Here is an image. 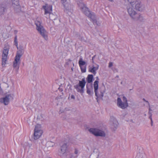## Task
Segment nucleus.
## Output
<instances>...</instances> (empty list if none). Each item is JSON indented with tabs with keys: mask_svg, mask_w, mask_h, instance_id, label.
Instances as JSON below:
<instances>
[{
	"mask_svg": "<svg viewBox=\"0 0 158 158\" xmlns=\"http://www.w3.org/2000/svg\"><path fill=\"white\" fill-rule=\"evenodd\" d=\"M60 88V87H59V88H58V89H59Z\"/></svg>",
	"mask_w": 158,
	"mask_h": 158,
	"instance_id": "obj_38",
	"label": "nucleus"
},
{
	"mask_svg": "<svg viewBox=\"0 0 158 158\" xmlns=\"http://www.w3.org/2000/svg\"><path fill=\"white\" fill-rule=\"evenodd\" d=\"M49 14V18L51 19L54 20H55L57 18L56 15H53L52 13H50Z\"/></svg>",
	"mask_w": 158,
	"mask_h": 158,
	"instance_id": "obj_21",
	"label": "nucleus"
},
{
	"mask_svg": "<svg viewBox=\"0 0 158 158\" xmlns=\"http://www.w3.org/2000/svg\"><path fill=\"white\" fill-rule=\"evenodd\" d=\"M77 142L75 139H71L70 140L69 142V144L71 143L73 145H76L77 144Z\"/></svg>",
	"mask_w": 158,
	"mask_h": 158,
	"instance_id": "obj_23",
	"label": "nucleus"
},
{
	"mask_svg": "<svg viewBox=\"0 0 158 158\" xmlns=\"http://www.w3.org/2000/svg\"><path fill=\"white\" fill-rule=\"evenodd\" d=\"M69 109L68 108H60L59 111V113L60 114L62 113H63L69 110Z\"/></svg>",
	"mask_w": 158,
	"mask_h": 158,
	"instance_id": "obj_20",
	"label": "nucleus"
},
{
	"mask_svg": "<svg viewBox=\"0 0 158 158\" xmlns=\"http://www.w3.org/2000/svg\"><path fill=\"white\" fill-rule=\"evenodd\" d=\"M43 131L41 129V126L40 124H37L34 130V133L32 139L36 140L39 139L43 133Z\"/></svg>",
	"mask_w": 158,
	"mask_h": 158,
	"instance_id": "obj_7",
	"label": "nucleus"
},
{
	"mask_svg": "<svg viewBox=\"0 0 158 158\" xmlns=\"http://www.w3.org/2000/svg\"><path fill=\"white\" fill-rule=\"evenodd\" d=\"M93 78V76L92 75H89L87 78V81L90 83L92 81Z\"/></svg>",
	"mask_w": 158,
	"mask_h": 158,
	"instance_id": "obj_22",
	"label": "nucleus"
},
{
	"mask_svg": "<svg viewBox=\"0 0 158 158\" xmlns=\"http://www.w3.org/2000/svg\"><path fill=\"white\" fill-rule=\"evenodd\" d=\"M67 148L66 144H63L61 147L60 150L59 151V154L60 156H62L66 152Z\"/></svg>",
	"mask_w": 158,
	"mask_h": 158,
	"instance_id": "obj_13",
	"label": "nucleus"
},
{
	"mask_svg": "<svg viewBox=\"0 0 158 158\" xmlns=\"http://www.w3.org/2000/svg\"><path fill=\"white\" fill-rule=\"evenodd\" d=\"M60 92H61V93L62 94H63V93L62 92L63 91V89H60Z\"/></svg>",
	"mask_w": 158,
	"mask_h": 158,
	"instance_id": "obj_35",
	"label": "nucleus"
},
{
	"mask_svg": "<svg viewBox=\"0 0 158 158\" xmlns=\"http://www.w3.org/2000/svg\"><path fill=\"white\" fill-rule=\"evenodd\" d=\"M99 67V65H97L96 67H93L92 68H90L89 69V71L93 73L94 74L96 73V71L98 69Z\"/></svg>",
	"mask_w": 158,
	"mask_h": 158,
	"instance_id": "obj_17",
	"label": "nucleus"
},
{
	"mask_svg": "<svg viewBox=\"0 0 158 158\" xmlns=\"http://www.w3.org/2000/svg\"><path fill=\"white\" fill-rule=\"evenodd\" d=\"M65 78L64 77L60 76L59 78L57 79L56 80V83L62 85L64 83Z\"/></svg>",
	"mask_w": 158,
	"mask_h": 158,
	"instance_id": "obj_16",
	"label": "nucleus"
},
{
	"mask_svg": "<svg viewBox=\"0 0 158 158\" xmlns=\"http://www.w3.org/2000/svg\"><path fill=\"white\" fill-rule=\"evenodd\" d=\"M5 11V9L4 7L0 6V15L4 14Z\"/></svg>",
	"mask_w": 158,
	"mask_h": 158,
	"instance_id": "obj_24",
	"label": "nucleus"
},
{
	"mask_svg": "<svg viewBox=\"0 0 158 158\" xmlns=\"http://www.w3.org/2000/svg\"><path fill=\"white\" fill-rule=\"evenodd\" d=\"M42 8L45 11L44 15H47V14H49L52 12V7L51 5L47 4H45L42 6Z\"/></svg>",
	"mask_w": 158,
	"mask_h": 158,
	"instance_id": "obj_12",
	"label": "nucleus"
},
{
	"mask_svg": "<svg viewBox=\"0 0 158 158\" xmlns=\"http://www.w3.org/2000/svg\"><path fill=\"white\" fill-rule=\"evenodd\" d=\"M151 125H152V122H151Z\"/></svg>",
	"mask_w": 158,
	"mask_h": 158,
	"instance_id": "obj_37",
	"label": "nucleus"
},
{
	"mask_svg": "<svg viewBox=\"0 0 158 158\" xmlns=\"http://www.w3.org/2000/svg\"><path fill=\"white\" fill-rule=\"evenodd\" d=\"M61 1L63 2V3H64L66 2L67 0H61Z\"/></svg>",
	"mask_w": 158,
	"mask_h": 158,
	"instance_id": "obj_34",
	"label": "nucleus"
},
{
	"mask_svg": "<svg viewBox=\"0 0 158 158\" xmlns=\"http://www.w3.org/2000/svg\"><path fill=\"white\" fill-rule=\"evenodd\" d=\"M111 124L112 128L115 130L118 127V123L115 118H113L111 120Z\"/></svg>",
	"mask_w": 158,
	"mask_h": 158,
	"instance_id": "obj_14",
	"label": "nucleus"
},
{
	"mask_svg": "<svg viewBox=\"0 0 158 158\" xmlns=\"http://www.w3.org/2000/svg\"><path fill=\"white\" fill-rule=\"evenodd\" d=\"M85 80L84 78H83L82 79L81 81H80L79 83V86L81 88L83 89L84 86L85 85Z\"/></svg>",
	"mask_w": 158,
	"mask_h": 158,
	"instance_id": "obj_18",
	"label": "nucleus"
},
{
	"mask_svg": "<svg viewBox=\"0 0 158 158\" xmlns=\"http://www.w3.org/2000/svg\"><path fill=\"white\" fill-rule=\"evenodd\" d=\"M149 118L150 119V120H151V122H152V118L151 115L149 117Z\"/></svg>",
	"mask_w": 158,
	"mask_h": 158,
	"instance_id": "obj_33",
	"label": "nucleus"
},
{
	"mask_svg": "<svg viewBox=\"0 0 158 158\" xmlns=\"http://www.w3.org/2000/svg\"><path fill=\"white\" fill-rule=\"evenodd\" d=\"M69 97L68 98V99H69Z\"/></svg>",
	"mask_w": 158,
	"mask_h": 158,
	"instance_id": "obj_39",
	"label": "nucleus"
},
{
	"mask_svg": "<svg viewBox=\"0 0 158 158\" xmlns=\"http://www.w3.org/2000/svg\"><path fill=\"white\" fill-rule=\"evenodd\" d=\"M12 4L17 6V8L19 9L20 6L19 5V0H12Z\"/></svg>",
	"mask_w": 158,
	"mask_h": 158,
	"instance_id": "obj_19",
	"label": "nucleus"
},
{
	"mask_svg": "<svg viewBox=\"0 0 158 158\" xmlns=\"http://www.w3.org/2000/svg\"><path fill=\"white\" fill-rule=\"evenodd\" d=\"M23 51L22 49L18 51L15 56V60L13 62V66L15 69L16 73L18 72V70L19 67V65L20 64V58L23 54Z\"/></svg>",
	"mask_w": 158,
	"mask_h": 158,
	"instance_id": "obj_4",
	"label": "nucleus"
},
{
	"mask_svg": "<svg viewBox=\"0 0 158 158\" xmlns=\"http://www.w3.org/2000/svg\"><path fill=\"white\" fill-rule=\"evenodd\" d=\"M78 153V151L77 149H75L74 151V153L76 154H77Z\"/></svg>",
	"mask_w": 158,
	"mask_h": 158,
	"instance_id": "obj_30",
	"label": "nucleus"
},
{
	"mask_svg": "<svg viewBox=\"0 0 158 158\" xmlns=\"http://www.w3.org/2000/svg\"><path fill=\"white\" fill-rule=\"evenodd\" d=\"M65 11L69 15H71L73 11V6L69 3H65L64 4Z\"/></svg>",
	"mask_w": 158,
	"mask_h": 158,
	"instance_id": "obj_10",
	"label": "nucleus"
},
{
	"mask_svg": "<svg viewBox=\"0 0 158 158\" xmlns=\"http://www.w3.org/2000/svg\"><path fill=\"white\" fill-rule=\"evenodd\" d=\"M36 29L41 36L46 40H48L47 33L42 24L41 20L37 19L35 22Z\"/></svg>",
	"mask_w": 158,
	"mask_h": 158,
	"instance_id": "obj_3",
	"label": "nucleus"
},
{
	"mask_svg": "<svg viewBox=\"0 0 158 158\" xmlns=\"http://www.w3.org/2000/svg\"><path fill=\"white\" fill-rule=\"evenodd\" d=\"M98 81H95L94 83V89H98Z\"/></svg>",
	"mask_w": 158,
	"mask_h": 158,
	"instance_id": "obj_25",
	"label": "nucleus"
},
{
	"mask_svg": "<svg viewBox=\"0 0 158 158\" xmlns=\"http://www.w3.org/2000/svg\"><path fill=\"white\" fill-rule=\"evenodd\" d=\"M82 12L88 17H90L91 15L90 11L88 9L85 5L82 3H80L79 5Z\"/></svg>",
	"mask_w": 158,
	"mask_h": 158,
	"instance_id": "obj_11",
	"label": "nucleus"
},
{
	"mask_svg": "<svg viewBox=\"0 0 158 158\" xmlns=\"http://www.w3.org/2000/svg\"><path fill=\"white\" fill-rule=\"evenodd\" d=\"M9 49V46L8 45H6L4 47L2 51V64L3 67H4L6 64Z\"/></svg>",
	"mask_w": 158,
	"mask_h": 158,
	"instance_id": "obj_6",
	"label": "nucleus"
},
{
	"mask_svg": "<svg viewBox=\"0 0 158 158\" xmlns=\"http://www.w3.org/2000/svg\"><path fill=\"white\" fill-rule=\"evenodd\" d=\"M89 131L96 136H105L106 135L104 131L99 128H90L89 130Z\"/></svg>",
	"mask_w": 158,
	"mask_h": 158,
	"instance_id": "obj_8",
	"label": "nucleus"
},
{
	"mask_svg": "<svg viewBox=\"0 0 158 158\" xmlns=\"http://www.w3.org/2000/svg\"><path fill=\"white\" fill-rule=\"evenodd\" d=\"M77 92L82 94L84 93L83 89H77Z\"/></svg>",
	"mask_w": 158,
	"mask_h": 158,
	"instance_id": "obj_27",
	"label": "nucleus"
},
{
	"mask_svg": "<svg viewBox=\"0 0 158 158\" xmlns=\"http://www.w3.org/2000/svg\"><path fill=\"white\" fill-rule=\"evenodd\" d=\"M94 92L95 96L97 97V101L102 98L104 93L105 92V89H95Z\"/></svg>",
	"mask_w": 158,
	"mask_h": 158,
	"instance_id": "obj_9",
	"label": "nucleus"
},
{
	"mask_svg": "<svg viewBox=\"0 0 158 158\" xmlns=\"http://www.w3.org/2000/svg\"><path fill=\"white\" fill-rule=\"evenodd\" d=\"M0 94L4 96L0 98V103L5 105H8L10 101L13 99V95L9 92H7L6 89H0Z\"/></svg>",
	"mask_w": 158,
	"mask_h": 158,
	"instance_id": "obj_2",
	"label": "nucleus"
},
{
	"mask_svg": "<svg viewBox=\"0 0 158 158\" xmlns=\"http://www.w3.org/2000/svg\"><path fill=\"white\" fill-rule=\"evenodd\" d=\"M87 92L89 95H91L93 94V92L91 90V89H87Z\"/></svg>",
	"mask_w": 158,
	"mask_h": 158,
	"instance_id": "obj_26",
	"label": "nucleus"
},
{
	"mask_svg": "<svg viewBox=\"0 0 158 158\" xmlns=\"http://www.w3.org/2000/svg\"><path fill=\"white\" fill-rule=\"evenodd\" d=\"M117 105L122 109L127 108L128 106V103L127 98L124 96L118 98L117 99Z\"/></svg>",
	"mask_w": 158,
	"mask_h": 158,
	"instance_id": "obj_5",
	"label": "nucleus"
},
{
	"mask_svg": "<svg viewBox=\"0 0 158 158\" xmlns=\"http://www.w3.org/2000/svg\"><path fill=\"white\" fill-rule=\"evenodd\" d=\"M85 62L83 61L82 58H80L79 61V64L81 68L82 72L83 73L85 72L86 69L85 68H83L82 66L85 65Z\"/></svg>",
	"mask_w": 158,
	"mask_h": 158,
	"instance_id": "obj_15",
	"label": "nucleus"
},
{
	"mask_svg": "<svg viewBox=\"0 0 158 158\" xmlns=\"http://www.w3.org/2000/svg\"><path fill=\"white\" fill-rule=\"evenodd\" d=\"M70 98H71V99H73V100H74V99H75V97H74V96L73 95H71V96H70Z\"/></svg>",
	"mask_w": 158,
	"mask_h": 158,
	"instance_id": "obj_29",
	"label": "nucleus"
},
{
	"mask_svg": "<svg viewBox=\"0 0 158 158\" xmlns=\"http://www.w3.org/2000/svg\"><path fill=\"white\" fill-rule=\"evenodd\" d=\"M127 0L129 3L127 6V12L131 18L135 21L142 20V16L137 12V10H142L144 8L140 1L139 0Z\"/></svg>",
	"mask_w": 158,
	"mask_h": 158,
	"instance_id": "obj_1",
	"label": "nucleus"
},
{
	"mask_svg": "<svg viewBox=\"0 0 158 158\" xmlns=\"http://www.w3.org/2000/svg\"><path fill=\"white\" fill-rule=\"evenodd\" d=\"M143 100L144 101V102H147L148 104H149V102H148V101H146V100L144 98H143Z\"/></svg>",
	"mask_w": 158,
	"mask_h": 158,
	"instance_id": "obj_32",
	"label": "nucleus"
},
{
	"mask_svg": "<svg viewBox=\"0 0 158 158\" xmlns=\"http://www.w3.org/2000/svg\"><path fill=\"white\" fill-rule=\"evenodd\" d=\"M113 65V63L112 62H110L109 64V65L108 67L109 68H111L112 67Z\"/></svg>",
	"mask_w": 158,
	"mask_h": 158,
	"instance_id": "obj_28",
	"label": "nucleus"
},
{
	"mask_svg": "<svg viewBox=\"0 0 158 158\" xmlns=\"http://www.w3.org/2000/svg\"><path fill=\"white\" fill-rule=\"evenodd\" d=\"M52 143L51 142H48V143L49 144L50 143Z\"/></svg>",
	"mask_w": 158,
	"mask_h": 158,
	"instance_id": "obj_36",
	"label": "nucleus"
},
{
	"mask_svg": "<svg viewBox=\"0 0 158 158\" xmlns=\"http://www.w3.org/2000/svg\"><path fill=\"white\" fill-rule=\"evenodd\" d=\"M15 44L16 46H17V40L16 39V38H15Z\"/></svg>",
	"mask_w": 158,
	"mask_h": 158,
	"instance_id": "obj_31",
	"label": "nucleus"
}]
</instances>
